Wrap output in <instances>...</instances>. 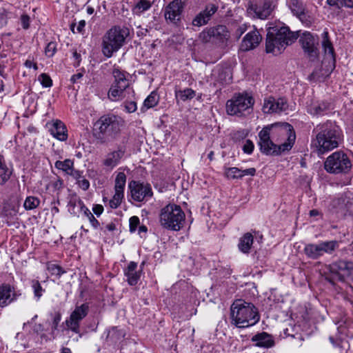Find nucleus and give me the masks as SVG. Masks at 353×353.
Returning <instances> with one entry per match:
<instances>
[{
  "label": "nucleus",
  "mask_w": 353,
  "mask_h": 353,
  "mask_svg": "<svg viewBox=\"0 0 353 353\" xmlns=\"http://www.w3.org/2000/svg\"><path fill=\"white\" fill-rule=\"evenodd\" d=\"M259 138L261 152L265 155L276 156L292 148L296 134L288 123H275L263 128Z\"/></svg>",
  "instance_id": "nucleus-1"
},
{
  "label": "nucleus",
  "mask_w": 353,
  "mask_h": 353,
  "mask_svg": "<svg viewBox=\"0 0 353 353\" xmlns=\"http://www.w3.org/2000/svg\"><path fill=\"white\" fill-rule=\"evenodd\" d=\"M267 31L265 50L268 53L281 54L298 38V32L290 31L289 27L281 21L270 23Z\"/></svg>",
  "instance_id": "nucleus-2"
},
{
  "label": "nucleus",
  "mask_w": 353,
  "mask_h": 353,
  "mask_svg": "<svg viewBox=\"0 0 353 353\" xmlns=\"http://www.w3.org/2000/svg\"><path fill=\"white\" fill-rule=\"evenodd\" d=\"M316 134L312 147L318 154H322L337 148L341 141L339 128L332 121L317 125L313 130Z\"/></svg>",
  "instance_id": "nucleus-3"
},
{
  "label": "nucleus",
  "mask_w": 353,
  "mask_h": 353,
  "mask_svg": "<svg viewBox=\"0 0 353 353\" xmlns=\"http://www.w3.org/2000/svg\"><path fill=\"white\" fill-rule=\"evenodd\" d=\"M123 125L124 121L119 116L104 114L94 124V137L100 143H107L118 136Z\"/></svg>",
  "instance_id": "nucleus-4"
},
{
  "label": "nucleus",
  "mask_w": 353,
  "mask_h": 353,
  "mask_svg": "<svg viewBox=\"0 0 353 353\" xmlns=\"http://www.w3.org/2000/svg\"><path fill=\"white\" fill-rule=\"evenodd\" d=\"M232 323L239 327H248L260 320L258 309L254 304L243 300H236L230 307Z\"/></svg>",
  "instance_id": "nucleus-5"
},
{
  "label": "nucleus",
  "mask_w": 353,
  "mask_h": 353,
  "mask_svg": "<svg viewBox=\"0 0 353 353\" xmlns=\"http://www.w3.org/2000/svg\"><path fill=\"white\" fill-rule=\"evenodd\" d=\"M129 34L130 30L124 26H115L108 30L102 37L103 54L107 58H110L124 45Z\"/></svg>",
  "instance_id": "nucleus-6"
},
{
  "label": "nucleus",
  "mask_w": 353,
  "mask_h": 353,
  "mask_svg": "<svg viewBox=\"0 0 353 353\" xmlns=\"http://www.w3.org/2000/svg\"><path fill=\"white\" fill-rule=\"evenodd\" d=\"M185 217V213L179 205L170 203L161 210L159 223L164 229L179 231L183 226Z\"/></svg>",
  "instance_id": "nucleus-7"
},
{
  "label": "nucleus",
  "mask_w": 353,
  "mask_h": 353,
  "mask_svg": "<svg viewBox=\"0 0 353 353\" xmlns=\"http://www.w3.org/2000/svg\"><path fill=\"white\" fill-rule=\"evenodd\" d=\"M352 163L347 154L336 151L330 154L324 163L325 170L332 174L347 173L351 169Z\"/></svg>",
  "instance_id": "nucleus-8"
},
{
  "label": "nucleus",
  "mask_w": 353,
  "mask_h": 353,
  "mask_svg": "<svg viewBox=\"0 0 353 353\" xmlns=\"http://www.w3.org/2000/svg\"><path fill=\"white\" fill-rule=\"evenodd\" d=\"M254 103L253 97L247 92L235 94L226 103V111L230 115H240L252 108Z\"/></svg>",
  "instance_id": "nucleus-9"
},
{
  "label": "nucleus",
  "mask_w": 353,
  "mask_h": 353,
  "mask_svg": "<svg viewBox=\"0 0 353 353\" xmlns=\"http://www.w3.org/2000/svg\"><path fill=\"white\" fill-rule=\"evenodd\" d=\"M299 37V42L307 57L312 61L318 60L319 56L318 35L305 31Z\"/></svg>",
  "instance_id": "nucleus-10"
},
{
  "label": "nucleus",
  "mask_w": 353,
  "mask_h": 353,
  "mask_svg": "<svg viewBox=\"0 0 353 353\" xmlns=\"http://www.w3.org/2000/svg\"><path fill=\"white\" fill-rule=\"evenodd\" d=\"M230 38V33L226 26L219 25L204 29L199 36V40L204 43L218 42L224 43Z\"/></svg>",
  "instance_id": "nucleus-11"
},
{
  "label": "nucleus",
  "mask_w": 353,
  "mask_h": 353,
  "mask_svg": "<svg viewBox=\"0 0 353 353\" xmlns=\"http://www.w3.org/2000/svg\"><path fill=\"white\" fill-rule=\"evenodd\" d=\"M89 308L88 303L77 305L65 321L67 328L74 333L79 334L80 322L88 315Z\"/></svg>",
  "instance_id": "nucleus-12"
},
{
  "label": "nucleus",
  "mask_w": 353,
  "mask_h": 353,
  "mask_svg": "<svg viewBox=\"0 0 353 353\" xmlns=\"http://www.w3.org/2000/svg\"><path fill=\"white\" fill-rule=\"evenodd\" d=\"M132 199L138 202L149 200L152 196L151 185L148 183L132 181L128 184Z\"/></svg>",
  "instance_id": "nucleus-13"
},
{
  "label": "nucleus",
  "mask_w": 353,
  "mask_h": 353,
  "mask_svg": "<svg viewBox=\"0 0 353 353\" xmlns=\"http://www.w3.org/2000/svg\"><path fill=\"white\" fill-rule=\"evenodd\" d=\"M187 0H174L164 9V17L167 22L178 24L186 5Z\"/></svg>",
  "instance_id": "nucleus-14"
},
{
  "label": "nucleus",
  "mask_w": 353,
  "mask_h": 353,
  "mask_svg": "<svg viewBox=\"0 0 353 353\" xmlns=\"http://www.w3.org/2000/svg\"><path fill=\"white\" fill-rule=\"evenodd\" d=\"M275 7L274 0H264L260 5L250 4L247 11L252 18L264 20L271 15Z\"/></svg>",
  "instance_id": "nucleus-15"
},
{
  "label": "nucleus",
  "mask_w": 353,
  "mask_h": 353,
  "mask_svg": "<svg viewBox=\"0 0 353 353\" xmlns=\"http://www.w3.org/2000/svg\"><path fill=\"white\" fill-rule=\"evenodd\" d=\"M288 108V104L285 99L269 96L263 100L262 111L264 114H279L285 111Z\"/></svg>",
  "instance_id": "nucleus-16"
},
{
  "label": "nucleus",
  "mask_w": 353,
  "mask_h": 353,
  "mask_svg": "<svg viewBox=\"0 0 353 353\" xmlns=\"http://www.w3.org/2000/svg\"><path fill=\"white\" fill-rule=\"evenodd\" d=\"M125 183V174L122 172H119L115 179L114 194L109 202V205L111 208L116 209L121 205V201L124 197V189Z\"/></svg>",
  "instance_id": "nucleus-17"
},
{
  "label": "nucleus",
  "mask_w": 353,
  "mask_h": 353,
  "mask_svg": "<svg viewBox=\"0 0 353 353\" xmlns=\"http://www.w3.org/2000/svg\"><path fill=\"white\" fill-rule=\"evenodd\" d=\"M21 295L14 286L9 283L0 285V307H5L15 301Z\"/></svg>",
  "instance_id": "nucleus-18"
},
{
  "label": "nucleus",
  "mask_w": 353,
  "mask_h": 353,
  "mask_svg": "<svg viewBox=\"0 0 353 353\" xmlns=\"http://www.w3.org/2000/svg\"><path fill=\"white\" fill-rule=\"evenodd\" d=\"M329 270L332 274L339 275L340 279L351 274L353 270V263L348 261L339 260L329 265Z\"/></svg>",
  "instance_id": "nucleus-19"
},
{
  "label": "nucleus",
  "mask_w": 353,
  "mask_h": 353,
  "mask_svg": "<svg viewBox=\"0 0 353 353\" xmlns=\"http://www.w3.org/2000/svg\"><path fill=\"white\" fill-rule=\"evenodd\" d=\"M218 10V6L214 3H208L205 9L200 12L193 19L192 24L194 26L200 27L208 23L212 16L216 13Z\"/></svg>",
  "instance_id": "nucleus-20"
},
{
  "label": "nucleus",
  "mask_w": 353,
  "mask_h": 353,
  "mask_svg": "<svg viewBox=\"0 0 353 353\" xmlns=\"http://www.w3.org/2000/svg\"><path fill=\"white\" fill-rule=\"evenodd\" d=\"M262 39L261 35L259 31L254 28V30L248 32L243 37L241 49L243 51H248L256 48Z\"/></svg>",
  "instance_id": "nucleus-21"
},
{
  "label": "nucleus",
  "mask_w": 353,
  "mask_h": 353,
  "mask_svg": "<svg viewBox=\"0 0 353 353\" xmlns=\"http://www.w3.org/2000/svg\"><path fill=\"white\" fill-rule=\"evenodd\" d=\"M125 146L119 145L116 150L110 152L107 154L105 159L103 160V165L110 169L116 167L125 155Z\"/></svg>",
  "instance_id": "nucleus-22"
},
{
  "label": "nucleus",
  "mask_w": 353,
  "mask_h": 353,
  "mask_svg": "<svg viewBox=\"0 0 353 353\" xmlns=\"http://www.w3.org/2000/svg\"><path fill=\"white\" fill-rule=\"evenodd\" d=\"M289 8L294 15L296 16L303 23H310L309 17L305 12V6L301 0H290Z\"/></svg>",
  "instance_id": "nucleus-23"
},
{
  "label": "nucleus",
  "mask_w": 353,
  "mask_h": 353,
  "mask_svg": "<svg viewBox=\"0 0 353 353\" xmlns=\"http://www.w3.org/2000/svg\"><path fill=\"white\" fill-rule=\"evenodd\" d=\"M50 134L59 141H63L68 139L67 130L65 125L59 120L54 121L49 125Z\"/></svg>",
  "instance_id": "nucleus-24"
},
{
  "label": "nucleus",
  "mask_w": 353,
  "mask_h": 353,
  "mask_svg": "<svg viewBox=\"0 0 353 353\" xmlns=\"http://www.w3.org/2000/svg\"><path fill=\"white\" fill-rule=\"evenodd\" d=\"M137 263L131 261L124 270V274L127 277V281L130 285H135L141 277V270H137Z\"/></svg>",
  "instance_id": "nucleus-25"
},
{
  "label": "nucleus",
  "mask_w": 353,
  "mask_h": 353,
  "mask_svg": "<svg viewBox=\"0 0 353 353\" xmlns=\"http://www.w3.org/2000/svg\"><path fill=\"white\" fill-rule=\"evenodd\" d=\"M322 47L325 55L328 56L332 62L331 71L335 68V54L332 42L329 39L328 32L325 30L322 34Z\"/></svg>",
  "instance_id": "nucleus-26"
},
{
  "label": "nucleus",
  "mask_w": 353,
  "mask_h": 353,
  "mask_svg": "<svg viewBox=\"0 0 353 353\" xmlns=\"http://www.w3.org/2000/svg\"><path fill=\"white\" fill-rule=\"evenodd\" d=\"M252 341L255 342L256 346L259 347L270 348L274 345L272 336L266 332H261L254 335L252 338Z\"/></svg>",
  "instance_id": "nucleus-27"
},
{
  "label": "nucleus",
  "mask_w": 353,
  "mask_h": 353,
  "mask_svg": "<svg viewBox=\"0 0 353 353\" xmlns=\"http://www.w3.org/2000/svg\"><path fill=\"white\" fill-rule=\"evenodd\" d=\"M330 106V103L327 101L314 102L308 107V112L313 115L321 116L327 114Z\"/></svg>",
  "instance_id": "nucleus-28"
},
{
  "label": "nucleus",
  "mask_w": 353,
  "mask_h": 353,
  "mask_svg": "<svg viewBox=\"0 0 353 353\" xmlns=\"http://www.w3.org/2000/svg\"><path fill=\"white\" fill-rule=\"evenodd\" d=\"M112 74L114 77L112 84L121 85L123 88H129L130 80L127 79V72L119 68H114Z\"/></svg>",
  "instance_id": "nucleus-29"
},
{
  "label": "nucleus",
  "mask_w": 353,
  "mask_h": 353,
  "mask_svg": "<svg viewBox=\"0 0 353 353\" xmlns=\"http://www.w3.org/2000/svg\"><path fill=\"white\" fill-rule=\"evenodd\" d=\"M254 242V236L250 232L245 233L239 241L238 248L239 250L245 254L250 252Z\"/></svg>",
  "instance_id": "nucleus-30"
},
{
  "label": "nucleus",
  "mask_w": 353,
  "mask_h": 353,
  "mask_svg": "<svg viewBox=\"0 0 353 353\" xmlns=\"http://www.w3.org/2000/svg\"><path fill=\"white\" fill-rule=\"evenodd\" d=\"M128 88H123L121 85L112 84L108 92V97L112 101H118L125 97V92Z\"/></svg>",
  "instance_id": "nucleus-31"
},
{
  "label": "nucleus",
  "mask_w": 353,
  "mask_h": 353,
  "mask_svg": "<svg viewBox=\"0 0 353 353\" xmlns=\"http://www.w3.org/2000/svg\"><path fill=\"white\" fill-rule=\"evenodd\" d=\"M12 170L8 168L3 156L0 155V185H4L10 178Z\"/></svg>",
  "instance_id": "nucleus-32"
},
{
  "label": "nucleus",
  "mask_w": 353,
  "mask_h": 353,
  "mask_svg": "<svg viewBox=\"0 0 353 353\" xmlns=\"http://www.w3.org/2000/svg\"><path fill=\"white\" fill-rule=\"evenodd\" d=\"M319 245L321 256L324 254H332L339 247L337 241H321Z\"/></svg>",
  "instance_id": "nucleus-33"
},
{
  "label": "nucleus",
  "mask_w": 353,
  "mask_h": 353,
  "mask_svg": "<svg viewBox=\"0 0 353 353\" xmlns=\"http://www.w3.org/2000/svg\"><path fill=\"white\" fill-rule=\"evenodd\" d=\"M85 207L83 202L76 196L72 197L68 204L69 212L74 215H77L79 212H82Z\"/></svg>",
  "instance_id": "nucleus-34"
},
{
  "label": "nucleus",
  "mask_w": 353,
  "mask_h": 353,
  "mask_svg": "<svg viewBox=\"0 0 353 353\" xmlns=\"http://www.w3.org/2000/svg\"><path fill=\"white\" fill-rule=\"evenodd\" d=\"M154 2V0H137L136 4L132 8V12L134 14L140 15L145 11L148 10Z\"/></svg>",
  "instance_id": "nucleus-35"
},
{
  "label": "nucleus",
  "mask_w": 353,
  "mask_h": 353,
  "mask_svg": "<svg viewBox=\"0 0 353 353\" xmlns=\"http://www.w3.org/2000/svg\"><path fill=\"white\" fill-rule=\"evenodd\" d=\"M305 255L312 259H318L321 255L319 243H309L304 248Z\"/></svg>",
  "instance_id": "nucleus-36"
},
{
  "label": "nucleus",
  "mask_w": 353,
  "mask_h": 353,
  "mask_svg": "<svg viewBox=\"0 0 353 353\" xmlns=\"http://www.w3.org/2000/svg\"><path fill=\"white\" fill-rule=\"evenodd\" d=\"M159 103V97L155 91L152 92L147 98L144 100L143 106L141 108V110L144 112L145 110L152 108L156 106Z\"/></svg>",
  "instance_id": "nucleus-37"
},
{
  "label": "nucleus",
  "mask_w": 353,
  "mask_h": 353,
  "mask_svg": "<svg viewBox=\"0 0 353 353\" xmlns=\"http://www.w3.org/2000/svg\"><path fill=\"white\" fill-rule=\"evenodd\" d=\"M175 97L176 99H179L182 101L187 100H191L195 95V91L191 88H185L184 90H175L174 91Z\"/></svg>",
  "instance_id": "nucleus-38"
},
{
  "label": "nucleus",
  "mask_w": 353,
  "mask_h": 353,
  "mask_svg": "<svg viewBox=\"0 0 353 353\" xmlns=\"http://www.w3.org/2000/svg\"><path fill=\"white\" fill-rule=\"evenodd\" d=\"M73 161L70 159H65L63 161H57L55 162L54 166L56 168L59 170H61L62 171L66 172L67 174H72L73 170Z\"/></svg>",
  "instance_id": "nucleus-39"
},
{
  "label": "nucleus",
  "mask_w": 353,
  "mask_h": 353,
  "mask_svg": "<svg viewBox=\"0 0 353 353\" xmlns=\"http://www.w3.org/2000/svg\"><path fill=\"white\" fill-rule=\"evenodd\" d=\"M39 203L40 200L37 197L30 196L26 197L23 203V207L26 210H31L37 208Z\"/></svg>",
  "instance_id": "nucleus-40"
},
{
  "label": "nucleus",
  "mask_w": 353,
  "mask_h": 353,
  "mask_svg": "<svg viewBox=\"0 0 353 353\" xmlns=\"http://www.w3.org/2000/svg\"><path fill=\"white\" fill-rule=\"evenodd\" d=\"M31 287L33 290L34 298L37 301H39L45 292V289L42 288L39 281L35 279L31 281Z\"/></svg>",
  "instance_id": "nucleus-41"
},
{
  "label": "nucleus",
  "mask_w": 353,
  "mask_h": 353,
  "mask_svg": "<svg viewBox=\"0 0 353 353\" xmlns=\"http://www.w3.org/2000/svg\"><path fill=\"white\" fill-rule=\"evenodd\" d=\"M225 174L228 179H241V170L236 167L225 169Z\"/></svg>",
  "instance_id": "nucleus-42"
},
{
  "label": "nucleus",
  "mask_w": 353,
  "mask_h": 353,
  "mask_svg": "<svg viewBox=\"0 0 353 353\" xmlns=\"http://www.w3.org/2000/svg\"><path fill=\"white\" fill-rule=\"evenodd\" d=\"M82 212L83 214L88 219L91 225L95 229L98 228L99 226V222L95 219L90 210L87 207H85Z\"/></svg>",
  "instance_id": "nucleus-43"
},
{
  "label": "nucleus",
  "mask_w": 353,
  "mask_h": 353,
  "mask_svg": "<svg viewBox=\"0 0 353 353\" xmlns=\"http://www.w3.org/2000/svg\"><path fill=\"white\" fill-rule=\"evenodd\" d=\"M48 270L51 273V274L56 275L59 277L65 272L61 266L56 264L48 265Z\"/></svg>",
  "instance_id": "nucleus-44"
},
{
  "label": "nucleus",
  "mask_w": 353,
  "mask_h": 353,
  "mask_svg": "<svg viewBox=\"0 0 353 353\" xmlns=\"http://www.w3.org/2000/svg\"><path fill=\"white\" fill-rule=\"evenodd\" d=\"M57 52V43L54 41L49 42L46 48H45V54L48 57H52L54 56L55 52Z\"/></svg>",
  "instance_id": "nucleus-45"
},
{
  "label": "nucleus",
  "mask_w": 353,
  "mask_h": 353,
  "mask_svg": "<svg viewBox=\"0 0 353 353\" xmlns=\"http://www.w3.org/2000/svg\"><path fill=\"white\" fill-rule=\"evenodd\" d=\"M39 79L41 81V85L45 88H50L52 85V81L50 76L43 73L39 77Z\"/></svg>",
  "instance_id": "nucleus-46"
},
{
  "label": "nucleus",
  "mask_w": 353,
  "mask_h": 353,
  "mask_svg": "<svg viewBox=\"0 0 353 353\" xmlns=\"http://www.w3.org/2000/svg\"><path fill=\"white\" fill-rule=\"evenodd\" d=\"M76 26V23H72L70 25V30L73 33H82L84 31V28L85 26V20H81L79 21L78 24L77 25V31L74 30Z\"/></svg>",
  "instance_id": "nucleus-47"
},
{
  "label": "nucleus",
  "mask_w": 353,
  "mask_h": 353,
  "mask_svg": "<svg viewBox=\"0 0 353 353\" xmlns=\"http://www.w3.org/2000/svg\"><path fill=\"white\" fill-rule=\"evenodd\" d=\"M139 223V219L138 216H133L130 219L129 225L130 232H134L137 230Z\"/></svg>",
  "instance_id": "nucleus-48"
},
{
  "label": "nucleus",
  "mask_w": 353,
  "mask_h": 353,
  "mask_svg": "<svg viewBox=\"0 0 353 353\" xmlns=\"http://www.w3.org/2000/svg\"><path fill=\"white\" fill-rule=\"evenodd\" d=\"M254 143L252 141L248 139L245 141L243 146V150L245 153H247L248 154H250L253 150H254Z\"/></svg>",
  "instance_id": "nucleus-49"
},
{
  "label": "nucleus",
  "mask_w": 353,
  "mask_h": 353,
  "mask_svg": "<svg viewBox=\"0 0 353 353\" xmlns=\"http://www.w3.org/2000/svg\"><path fill=\"white\" fill-rule=\"evenodd\" d=\"M137 108V103L134 101H127L125 103V109L129 113L134 112Z\"/></svg>",
  "instance_id": "nucleus-50"
},
{
  "label": "nucleus",
  "mask_w": 353,
  "mask_h": 353,
  "mask_svg": "<svg viewBox=\"0 0 353 353\" xmlns=\"http://www.w3.org/2000/svg\"><path fill=\"white\" fill-rule=\"evenodd\" d=\"M61 315L60 313L55 314L53 319H52V331L54 332V330H57L58 325L61 321Z\"/></svg>",
  "instance_id": "nucleus-51"
},
{
  "label": "nucleus",
  "mask_w": 353,
  "mask_h": 353,
  "mask_svg": "<svg viewBox=\"0 0 353 353\" xmlns=\"http://www.w3.org/2000/svg\"><path fill=\"white\" fill-rule=\"evenodd\" d=\"M78 185L83 190H87L90 187L89 181L83 177L79 178Z\"/></svg>",
  "instance_id": "nucleus-52"
},
{
  "label": "nucleus",
  "mask_w": 353,
  "mask_h": 353,
  "mask_svg": "<svg viewBox=\"0 0 353 353\" xmlns=\"http://www.w3.org/2000/svg\"><path fill=\"white\" fill-rule=\"evenodd\" d=\"M30 17L27 14H23L21 17V23L23 29H28L30 26Z\"/></svg>",
  "instance_id": "nucleus-53"
},
{
  "label": "nucleus",
  "mask_w": 353,
  "mask_h": 353,
  "mask_svg": "<svg viewBox=\"0 0 353 353\" xmlns=\"http://www.w3.org/2000/svg\"><path fill=\"white\" fill-rule=\"evenodd\" d=\"M249 26L246 23L240 25L236 30V35L238 38H239L244 32H245L248 28Z\"/></svg>",
  "instance_id": "nucleus-54"
},
{
  "label": "nucleus",
  "mask_w": 353,
  "mask_h": 353,
  "mask_svg": "<svg viewBox=\"0 0 353 353\" xmlns=\"http://www.w3.org/2000/svg\"><path fill=\"white\" fill-rule=\"evenodd\" d=\"M256 174V169L250 168L245 170H241V179L246 175L254 176Z\"/></svg>",
  "instance_id": "nucleus-55"
},
{
  "label": "nucleus",
  "mask_w": 353,
  "mask_h": 353,
  "mask_svg": "<svg viewBox=\"0 0 353 353\" xmlns=\"http://www.w3.org/2000/svg\"><path fill=\"white\" fill-rule=\"evenodd\" d=\"M92 211L97 216H99L103 212V207L101 205L96 204L93 206Z\"/></svg>",
  "instance_id": "nucleus-56"
},
{
  "label": "nucleus",
  "mask_w": 353,
  "mask_h": 353,
  "mask_svg": "<svg viewBox=\"0 0 353 353\" xmlns=\"http://www.w3.org/2000/svg\"><path fill=\"white\" fill-rule=\"evenodd\" d=\"M341 7L353 8V0H342Z\"/></svg>",
  "instance_id": "nucleus-57"
},
{
  "label": "nucleus",
  "mask_w": 353,
  "mask_h": 353,
  "mask_svg": "<svg viewBox=\"0 0 353 353\" xmlns=\"http://www.w3.org/2000/svg\"><path fill=\"white\" fill-rule=\"evenodd\" d=\"M83 76V72H79L77 74H73L72 77H71V79H70V81L73 83H77L78 80L81 79Z\"/></svg>",
  "instance_id": "nucleus-58"
},
{
  "label": "nucleus",
  "mask_w": 353,
  "mask_h": 353,
  "mask_svg": "<svg viewBox=\"0 0 353 353\" xmlns=\"http://www.w3.org/2000/svg\"><path fill=\"white\" fill-rule=\"evenodd\" d=\"M24 65L26 68H33L35 70H37L38 69L37 63H33L30 60H26Z\"/></svg>",
  "instance_id": "nucleus-59"
},
{
  "label": "nucleus",
  "mask_w": 353,
  "mask_h": 353,
  "mask_svg": "<svg viewBox=\"0 0 353 353\" xmlns=\"http://www.w3.org/2000/svg\"><path fill=\"white\" fill-rule=\"evenodd\" d=\"M342 0H327V3L331 6L341 7Z\"/></svg>",
  "instance_id": "nucleus-60"
},
{
  "label": "nucleus",
  "mask_w": 353,
  "mask_h": 353,
  "mask_svg": "<svg viewBox=\"0 0 353 353\" xmlns=\"http://www.w3.org/2000/svg\"><path fill=\"white\" fill-rule=\"evenodd\" d=\"M309 214L311 217H313L316 216H321V212L318 210L313 209L310 211Z\"/></svg>",
  "instance_id": "nucleus-61"
},
{
  "label": "nucleus",
  "mask_w": 353,
  "mask_h": 353,
  "mask_svg": "<svg viewBox=\"0 0 353 353\" xmlns=\"http://www.w3.org/2000/svg\"><path fill=\"white\" fill-rule=\"evenodd\" d=\"M105 228L109 231H114L116 229V225L113 223H110L106 225Z\"/></svg>",
  "instance_id": "nucleus-62"
},
{
  "label": "nucleus",
  "mask_w": 353,
  "mask_h": 353,
  "mask_svg": "<svg viewBox=\"0 0 353 353\" xmlns=\"http://www.w3.org/2000/svg\"><path fill=\"white\" fill-rule=\"evenodd\" d=\"M138 230H139V233L141 234V232H146L148 229H147L146 226L143 225L139 226Z\"/></svg>",
  "instance_id": "nucleus-63"
},
{
  "label": "nucleus",
  "mask_w": 353,
  "mask_h": 353,
  "mask_svg": "<svg viewBox=\"0 0 353 353\" xmlns=\"http://www.w3.org/2000/svg\"><path fill=\"white\" fill-rule=\"evenodd\" d=\"M61 353H72L71 350L70 348H68V347H63L61 349Z\"/></svg>",
  "instance_id": "nucleus-64"
}]
</instances>
